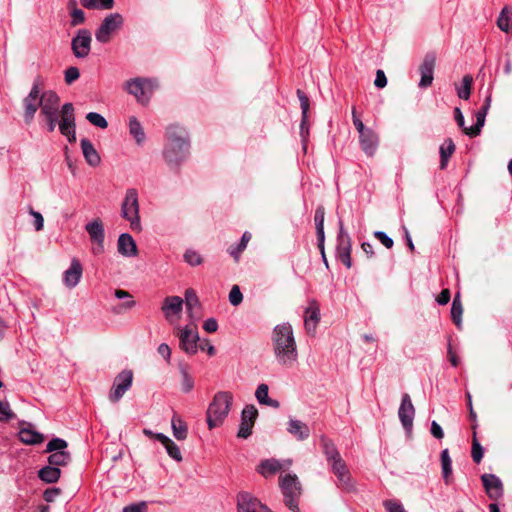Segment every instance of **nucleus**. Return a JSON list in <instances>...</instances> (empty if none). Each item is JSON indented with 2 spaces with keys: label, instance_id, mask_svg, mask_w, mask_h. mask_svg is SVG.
<instances>
[{
  "label": "nucleus",
  "instance_id": "obj_1",
  "mask_svg": "<svg viewBox=\"0 0 512 512\" xmlns=\"http://www.w3.org/2000/svg\"><path fill=\"white\" fill-rule=\"evenodd\" d=\"M60 98L54 91H47L41 95L40 115L47 123V130L53 132L56 125H59L60 133L67 137L70 143L76 141L75 114L72 103H65L62 106L59 120Z\"/></svg>",
  "mask_w": 512,
  "mask_h": 512
},
{
  "label": "nucleus",
  "instance_id": "obj_2",
  "mask_svg": "<svg viewBox=\"0 0 512 512\" xmlns=\"http://www.w3.org/2000/svg\"><path fill=\"white\" fill-rule=\"evenodd\" d=\"M275 360L283 368L290 369L298 361L297 344L293 328L289 323L278 324L271 335Z\"/></svg>",
  "mask_w": 512,
  "mask_h": 512
},
{
  "label": "nucleus",
  "instance_id": "obj_3",
  "mask_svg": "<svg viewBox=\"0 0 512 512\" xmlns=\"http://www.w3.org/2000/svg\"><path fill=\"white\" fill-rule=\"evenodd\" d=\"M165 136L166 144L163 149V157L170 168H178L189 154L188 134L183 127L170 125L166 129Z\"/></svg>",
  "mask_w": 512,
  "mask_h": 512
},
{
  "label": "nucleus",
  "instance_id": "obj_4",
  "mask_svg": "<svg viewBox=\"0 0 512 512\" xmlns=\"http://www.w3.org/2000/svg\"><path fill=\"white\" fill-rule=\"evenodd\" d=\"M233 395L228 391L217 392L207 409V425L208 428L214 429L222 425L228 416L232 406Z\"/></svg>",
  "mask_w": 512,
  "mask_h": 512
},
{
  "label": "nucleus",
  "instance_id": "obj_5",
  "mask_svg": "<svg viewBox=\"0 0 512 512\" xmlns=\"http://www.w3.org/2000/svg\"><path fill=\"white\" fill-rule=\"evenodd\" d=\"M157 86V82L154 79L135 77L127 80L123 88L128 94L134 96L138 103L145 106L150 102Z\"/></svg>",
  "mask_w": 512,
  "mask_h": 512
},
{
  "label": "nucleus",
  "instance_id": "obj_6",
  "mask_svg": "<svg viewBox=\"0 0 512 512\" xmlns=\"http://www.w3.org/2000/svg\"><path fill=\"white\" fill-rule=\"evenodd\" d=\"M121 216L129 221L133 231H141V221L139 215L138 191L135 188L126 190L124 200L121 205Z\"/></svg>",
  "mask_w": 512,
  "mask_h": 512
},
{
  "label": "nucleus",
  "instance_id": "obj_7",
  "mask_svg": "<svg viewBox=\"0 0 512 512\" xmlns=\"http://www.w3.org/2000/svg\"><path fill=\"white\" fill-rule=\"evenodd\" d=\"M280 488L284 496L285 505L293 512H299L298 499L301 487L296 475L288 474L280 478Z\"/></svg>",
  "mask_w": 512,
  "mask_h": 512
},
{
  "label": "nucleus",
  "instance_id": "obj_8",
  "mask_svg": "<svg viewBox=\"0 0 512 512\" xmlns=\"http://www.w3.org/2000/svg\"><path fill=\"white\" fill-rule=\"evenodd\" d=\"M68 443L62 439L55 437L51 439L46 446L45 453H49L48 464L58 467L66 466L71 461V454L67 451Z\"/></svg>",
  "mask_w": 512,
  "mask_h": 512
},
{
  "label": "nucleus",
  "instance_id": "obj_9",
  "mask_svg": "<svg viewBox=\"0 0 512 512\" xmlns=\"http://www.w3.org/2000/svg\"><path fill=\"white\" fill-rule=\"evenodd\" d=\"M124 19L120 13H112L104 18L95 32L96 40L100 43H108L111 35L122 27Z\"/></svg>",
  "mask_w": 512,
  "mask_h": 512
},
{
  "label": "nucleus",
  "instance_id": "obj_10",
  "mask_svg": "<svg viewBox=\"0 0 512 512\" xmlns=\"http://www.w3.org/2000/svg\"><path fill=\"white\" fill-rule=\"evenodd\" d=\"M133 382L132 370L125 369L116 375L113 381L112 388L109 392V400L112 403H117L123 395L131 388Z\"/></svg>",
  "mask_w": 512,
  "mask_h": 512
},
{
  "label": "nucleus",
  "instance_id": "obj_11",
  "mask_svg": "<svg viewBox=\"0 0 512 512\" xmlns=\"http://www.w3.org/2000/svg\"><path fill=\"white\" fill-rule=\"evenodd\" d=\"M351 238L344 230L343 222L339 221V233L337 237L336 254L338 259L349 269L352 266L351 261Z\"/></svg>",
  "mask_w": 512,
  "mask_h": 512
},
{
  "label": "nucleus",
  "instance_id": "obj_12",
  "mask_svg": "<svg viewBox=\"0 0 512 512\" xmlns=\"http://www.w3.org/2000/svg\"><path fill=\"white\" fill-rule=\"evenodd\" d=\"M92 36L87 29H79L72 38L71 49L76 58L84 59L91 51Z\"/></svg>",
  "mask_w": 512,
  "mask_h": 512
},
{
  "label": "nucleus",
  "instance_id": "obj_13",
  "mask_svg": "<svg viewBox=\"0 0 512 512\" xmlns=\"http://www.w3.org/2000/svg\"><path fill=\"white\" fill-rule=\"evenodd\" d=\"M85 229L92 242L91 251L94 255H100L104 252V226L100 219H95L86 224Z\"/></svg>",
  "mask_w": 512,
  "mask_h": 512
},
{
  "label": "nucleus",
  "instance_id": "obj_14",
  "mask_svg": "<svg viewBox=\"0 0 512 512\" xmlns=\"http://www.w3.org/2000/svg\"><path fill=\"white\" fill-rule=\"evenodd\" d=\"M41 105V96H40V87L38 81H35L32 85V88L29 94L23 100L24 106V119L26 123H31L34 119V116L40 108Z\"/></svg>",
  "mask_w": 512,
  "mask_h": 512
},
{
  "label": "nucleus",
  "instance_id": "obj_15",
  "mask_svg": "<svg viewBox=\"0 0 512 512\" xmlns=\"http://www.w3.org/2000/svg\"><path fill=\"white\" fill-rule=\"evenodd\" d=\"M177 336L179 338L180 348L185 351V353L189 355H194L197 353L200 338L195 328L186 326L179 330Z\"/></svg>",
  "mask_w": 512,
  "mask_h": 512
},
{
  "label": "nucleus",
  "instance_id": "obj_16",
  "mask_svg": "<svg viewBox=\"0 0 512 512\" xmlns=\"http://www.w3.org/2000/svg\"><path fill=\"white\" fill-rule=\"evenodd\" d=\"M398 416L401 424L407 433H411L413 428V420L415 416V408L412 404L409 394L402 396L401 404L398 410Z\"/></svg>",
  "mask_w": 512,
  "mask_h": 512
},
{
  "label": "nucleus",
  "instance_id": "obj_17",
  "mask_svg": "<svg viewBox=\"0 0 512 512\" xmlns=\"http://www.w3.org/2000/svg\"><path fill=\"white\" fill-rule=\"evenodd\" d=\"M258 416L254 405H246L241 413V423L237 433L239 438L246 439L252 434V428Z\"/></svg>",
  "mask_w": 512,
  "mask_h": 512
},
{
  "label": "nucleus",
  "instance_id": "obj_18",
  "mask_svg": "<svg viewBox=\"0 0 512 512\" xmlns=\"http://www.w3.org/2000/svg\"><path fill=\"white\" fill-rule=\"evenodd\" d=\"M481 481L490 499L498 500L503 496V484L499 477L494 474H483Z\"/></svg>",
  "mask_w": 512,
  "mask_h": 512
},
{
  "label": "nucleus",
  "instance_id": "obj_19",
  "mask_svg": "<svg viewBox=\"0 0 512 512\" xmlns=\"http://www.w3.org/2000/svg\"><path fill=\"white\" fill-rule=\"evenodd\" d=\"M436 57L434 54H427L424 57L422 64L419 67L421 79L419 82L420 88H427L431 86L433 82V73L435 68Z\"/></svg>",
  "mask_w": 512,
  "mask_h": 512
},
{
  "label": "nucleus",
  "instance_id": "obj_20",
  "mask_svg": "<svg viewBox=\"0 0 512 512\" xmlns=\"http://www.w3.org/2000/svg\"><path fill=\"white\" fill-rule=\"evenodd\" d=\"M320 321V307L316 300H311L305 310L304 325L308 334L314 335Z\"/></svg>",
  "mask_w": 512,
  "mask_h": 512
},
{
  "label": "nucleus",
  "instance_id": "obj_21",
  "mask_svg": "<svg viewBox=\"0 0 512 512\" xmlns=\"http://www.w3.org/2000/svg\"><path fill=\"white\" fill-rule=\"evenodd\" d=\"M329 464L331 465L332 472L338 479L339 485L342 486L344 489H351L352 485L350 482V472L342 457L337 458L335 461H332Z\"/></svg>",
  "mask_w": 512,
  "mask_h": 512
},
{
  "label": "nucleus",
  "instance_id": "obj_22",
  "mask_svg": "<svg viewBox=\"0 0 512 512\" xmlns=\"http://www.w3.org/2000/svg\"><path fill=\"white\" fill-rule=\"evenodd\" d=\"M82 264L78 259H72L70 267L63 274V283L68 288H74L82 277Z\"/></svg>",
  "mask_w": 512,
  "mask_h": 512
},
{
  "label": "nucleus",
  "instance_id": "obj_23",
  "mask_svg": "<svg viewBox=\"0 0 512 512\" xmlns=\"http://www.w3.org/2000/svg\"><path fill=\"white\" fill-rule=\"evenodd\" d=\"M263 504L251 494L241 492L237 496L238 512H259Z\"/></svg>",
  "mask_w": 512,
  "mask_h": 512
},
{
  "label": "nucleus",
  "instance_id": "obj_24",
  "mask_svg": "<svg viewBox=\"0 0 512 512\" xmlns=\"http://www.w3.org/2000/svg\"><path fill=\"white\" fill-rule=\"evenodd\" d=\"M183 300L179 296H168L164 299L162 311L168 321H172V316L179 315L182 311Z\"/></svg>",
  "mask_w": 512,
  "mask_h": 512
},
{
  "label": "nucleus",
  "instance_id": "obj_25",
  "mask_svg": "<svg viewBox=\"0 0 512 512\" xmlns=\"http://www.w3.org/2000/svg\"><path fill=\"white\" fill-rule=\"evenodd\" d=\"M297 96L300 101L301 112H302V119H301V123H300V135H301L302 139L305 141L306 137L309 134L308 112H309L310 103H309V98L300 89L297 90Z\"/></svg>",
  "mask_w": 512,
  "mask_h": 512
},
{
  "label": "nucleus",
  "instance_id": "obj_26",
  "mask_svg": "<svg viewBox=\"0 0 512 512\" xmlns=\"http://www.w3.org/2000/svg\"><path fill=\"white\" fill-rule=\"evenodd\" d=\"M359 142L363 152L367 156H373L377 150L379 140L377 134L372 129H369L359 135Z\"/></svg>",
  "mask_w": 512,
  "mask_h": 512
},
{
  "label": "nucleus",
  "instance_id": "obj_27",
  "mask_svg": "<svg viewBox=\"0 0 512 512\" xmlns=\"http://www.w3.org/2000/svg\"><path fill=\"white\" fill-rule=\"evenodd\" d=\"M118 252L126 257L137 255V246L133 237L128 233H123L118 238Z\"/></svg>",
  "mask_w": 512,
  "mask_h": 512
},
{
  "label": "nucleus",
  "instance_id": "obj_28",
  "mask_svg": "<svg viewBox=\"0 0 512 512\" xmlns=\"http://www.w3.org/2000/svg\"><path fill=\"white\" fill-rule=\"evenodd\" d=\"M287 431L299 441H304L310 436V429L308 425L296 419L289 420Z\"/></svg>",
  "mask_w": 512,
  "mask_h": 512
},
{
  "label": "nucleus",
  "instance_id": "obj_29",
  "mask_svg": "<svg viewBox=\"0 0 512 512\" xmlns=\"http://www.w3.org/2000/svg\"><path fill=\"white\" fill-rule=\"evenodd\" d=\"M155 439L158 440L166 449L168 455L177 462L182 461V454L180 448L166 435L155 434Z\"/></svg>",
  "mask_w": 512,
  "mask_h": 512
},
{
  "label": "nucleus",
  "instance_id": "obj_30",
  "mask_svg": "<svg viewBox=\"0 0 512 512\" xmlns=\"http://www.w3.org/2000/svg\"><path fill=\"white\" fill-rule=\"evenodd\" d=\"M80 144H81L84 158L87 161V163L93 167L99 165L101 159H100L98 152L96 151L93 144L91 143V141L84 138L81 140Z\"/></svg>",
  "mask_w": 512,
  "mask_h": 512
},
{
  "label": "nucleus",
  "instance_id": "obj_31",
  "mask_svg": "<svg viewBox=\"0 0 512 512\" xmlns=\"http://www.w3.org/2000/svg\"><path fill=\"white\" fill-rule=\"evenodd\" d=\"M283 468L284 465L281 461L277 459H266L260 462L257 472L264 477H268L281 471Z\"/></svg>",
  "mask_w": 512,
  "mask_h": 512
},
{
  "label": "nucleus",
  "instance_id": "obj_32",
  "mask_svg": "<svg viewBox=\"0 0 512 512\" xmlns=\"http://www.w3.org/2000/svg\"><path fill=\"white\" fill-rule=\"evenodd\" d=\"M19 439L28 445L40 444L44 441V435L33 430L30 427L22 428L19 431Z\"/></svg>",
  "mask_w": 512,
  "mask_h": 512
},
{
  "label": "nucleus",
  "instance_id": "obj_33",
  "mask_svg": "<svg viewBox=\"0 0 512 512\" xmlns=\"http://www.w3.org/2000/svg\"><path fill=\"white\" fill-rule=\"evenodd\" d=\"M320 444L328 463L335 461L337 458H341V455L332 440L325 436H321Z\"/></svg>",
  "mask_w": 512,
  "mask_h": 512
},
{
  "label": "nucleus",
  "instance_id": "obj_34",
  "mask_svg": "<svg viewBox=\"0 0 512 512\" xmlns=\"http://www.w3.org/2000/svg\"><path fill=\"white\" fill-rule=\"evenodd\" d=\"M497 26L503 32H510L512 30V9L510 6L505 5L497 19Z\"/></svg>",
  "mask_w": 512,
  "mask_h": 512
},
{
  "label": "nucleus",
  "instance_id": "obj_35",
  "mask_svg": "<svg viewBox=\"0 0 512 512\" xmlns=\"http://www.w3.org/2000/svg\"><path fill=\"white\" fill-rule=\"evenodd\" d=\"M129 133L135 139L138 145H142L146 139L144 129L135 116L129 118Z\"/></svg>",
  "mask_w": 512,
  "mask_h": 512
},
{
  "label": "nucleus",
  "instance_id": "obj_36",
  "mask_svg": "<svg viewBox=\"0 0 512 512\" xmlns=\"http://www.w3.org/2000/svg\"><path fill=\"white\" fill-rule=\"evenodd\" d=\"M440 169H445L447 167L449 158L455 152V144L451 138H447L443 144L440 146Z\"/></svg>",
  "mask_w": 512,
  "mask_h": 512
},
{
  "label": "nucleus",
  "instance_id": "obj_37",
  "mask_svg": "<svg viewBox=\"0 0 512 512\" xmlns=\"http://www.w3.org/2000/svg\"><path fill=\"white\" fill-rule=\"evenodd\" d=\"M61 470L58 467L47 465L38 471V477L46 483H55L59 480Z\"/></svg>",
  "mask_w": 512,
  "mask_h": 512
},
{
  "label": "nucleus",
  "instance_id": "obj_38",
  "mask_svg": "<svg viewBox=\"0 0 512 512\" xmlns=\"http://www.w3.org/2000/svg\"><path fill=\"white\" fill-rule=\"evenodd\" d=\"M171 426L173 430V435L177 440H185L187 438V425L176 414H174L172 417Z\"/></svg>",
  "mask_w": 512,
  "mask_h": 512
},
{
  "label": "nucleus",
  "instance_id": "obj_39",
  "mask_svg": "<svg viewBox=\"0 0 512 512\" xmlns=\"http://www.w3.org/2000/svg\"><path fill=\"white\" fill-rule=\"evenodd\" d=\"M115 297L118 299H124V298L128 299L126 302H124V303L120 304L118 307L114 308L115 313H118V314L122 313L123 311L132 309L136 305V302L133 300L132 295L128 291H125L122 289H117V290H115Z\"/></svg>",
  "mask_w": 512,
  "mask_h": 512
},
{
  "label": "nucleus",
  "instance_id": "obj_40",
  "mask_svg": "<svg viewBox=\"0 0 512 512\" xmlns=\"http://www.w3.org/2000/svg\"><path fill=\"white\" fill-rule=\"evenodd\" d=\"M251 239L249 232H244L240 242L237 245H232L228 248V253L234 258L236 262L239 261L242 252L246 249L248 242Z\"/></svg>",
  "mask_w": 512,
  "mask_h": 512
},
{
  "label": "nucleus",
  "instance_id": "obj_41",
  "mask_svg": "<svg viewBox=\"0 0 512 512\" xmlns=\"http://www.w3.org/2000/svg\"><path fill=\"white\" fill-rule=\"evenodd\" d=\"M441 466L443 479L446 484H449L452 475V460L449 456L448 449H444L441 452Z\"/></svg>",
  "mask_w": 512,
  "mask_h": 512
},
{
  "label": "nucleus",
  "instance_id": "obj_42",
  "mask_svg": "<svg viewBox=\"0 0 512 512\" xmlns=\"http://www.w3.org/2000/svg\"><path fill=\"white\" fill-rule=\"evenodd\" d=\"M463 306L460 300V295L457 293L453 299L451 306V318L457 327H460L462 321Z\"/></svg>",
  "mask_w": 512,
  "mask_h": 512
},
{
  "label": "nucleus",
  "instance_id": "obj_43",
  "mask_svg": "<svg viewBox=\"0 0 512 512\" xmlns=\"http://www.w3.org/2000/svg\"><path fill=\"white\" fill-rule=\"evenodd\" d=\"M487 112L488 111L486 110L480 109L476 113V123L469 127L468 130H466L467 135H469L470 137H475L479 135L481 128L484 126Z\"/></svg>",
  "mask_w": 512,
  "mask_h": 512
},
{
  "label": "nucleus",
  "instance_id": "obj_44",
  "mask_svg": "<svg viewBox=\"0 0 512 512\" xmlns=\"http://www.w3.org/2000/svg\"><path fill=\"white\" fill-rule=\"evenodd\" d=\"M473 78L471 75H465L462 79V85L457 89L459 98L468 100L471 94Z\"/></svg>",
  "mask_w": 512,
  "mask_h": 512
},
{
  "label": "nucleus",
  "instance_id": "obj_45",
  "mask_svg": "<svg viewBox=\"0 0 512 512\" xmlns=\"http://www.w3.org/2000/svg\"><path fill=\"white\" fill-rule=\"evenodd\" d=\"M185 304H186L188 313L192 317V310L195 307L199 306V299L197 297L196 292L192 288L187 289L185 292Z\"/></svg>",
  "mask_w": 512,
  "mask_h": 512
},
{
  "label": "nucleus",
  "instance_id": "obj_46",
  "mask_svg": "<svg viewBox=\"0 0 512 512\" xmlns=\"http://www.w3.org/2000/svg\"><path fill=\"white\" fill-rule=\"evenodd\" d=\"M483 454H484L483 447L478 442L477 437H476V432L474 431L473 441H472V451H471V456H472L473 461L475 463L479 464L482 461Z\"/></svg>",
  "mask_w": 512,
  "mask_h": 512
},
{
  "label": "nucleus",
  "instance_id": "obj_47",
  "mask_svg": "<svg viewBox=\"0 0 512 512\" xmlns=\"http://www.w3.org/2000/svg\"><path fill=\"white\" fill-rule=\"evenodd\" d=\"M180 370H181V375H182V381H181L182 390L185 393H188L194 387V380H193L192 376L188 373L186 366H181Z\"/></svg>",
  "mask_w": 512,
  "mask_h": 512
},
{
  "label": "nucleus",
  "instance_id": "obj_48",
  "mask_svg": "<svg viewBox=\"0 0 512 512\" xmlns=\"http://www.w3.org/2000/svg\"><path fill=\"white\" fill-rule=\"evenodd\" d=\"M86 119L94 126L105 129L108 126L107 120L99 113L89 112Z\"/></svg>",
  "mask_w": 512,
  "mask_h": 512
},
{
  "label": "nucleus",
  "instance_id": "obj_49",
  "mask_svg": "<svg viewBox=\"0 0 512 512\" xmlns=\"http://www.w3.org/2000/svg\"><path fill=\"white\" fill-rule=\"evenodd\" d=\"M14 417L15 414L11 410L10 404L7 401H0V421L8 422Z\"/></svg>",
  "mask_w": 512,
  "mask_h": 512
},
{
  "label": "nucleus",
  "instance_id": "obj_50",
  "mask_svg": "<svg viewBox=\"0 0 512 512\" xmlns=\"http://www.w3.org/2000/svg\"><path fill=\"white\" fill-rule=\"evenodd\" d=\"M184 260L191 266H198L203 261L201 255L195 250H187L184 254Z\"/></svg>",
  "mask_w": 512,
  "mask_h": 512
},
{
  "label": "nucleus",
  "instance_id": "obj_51",
  "mask_svg": "<svg viewBox=\"0 0 512 512\" xmlns=\"http://www.w3.org/2000/svg\"><path fill=\"white\" fill-rule=\"evenodd\" d=\"M243 300V295L240 291V288L237 285H234L229 293V301L233 306H238Z\"/></svg>",
  "mask_w": 512,
  "mask_h": 512
},
{
  "label": "nucleus",
  "instance_id": "obj_52",
  "mask_svg": "<svg viewBox=\"0 0 512 512\" xmlns=\"http://www.w3.org/2000/svg\"><path fill=\"white\" fill-rule=\"evenodd\" d=\"M268 391H269V388H268V385H266V384H260L257 387L256 392H255V397L260 404L264 405V403L267 400H269Z\"/></svg>",
  "mask_w": 512,
  "mask_h": 512
},
{
  "label": "nucleus",
  "instance_id": "obj_53",
  "mask_svg": "<svg viewBox=\"0 0 512 512\" xmlns=\"http://www.w3.org/2000/svg\"><path fill=\"white\" fill-rule=\"evenodd\" d=\"M374 237L379 240L387 249H391L394 245V241L383 231H375Z\"/></svg>",
  "mask_w": 512,
  "mask_h": 512
},
{
  "label": "nucleus",
  "instance_id": "obj_54",
  "mask_svg": "<svg viewBox=\"0 0 512 512\" xmlns=\"http://www.w3.org/2000/svg\"><path fill=\"white\" fill-rule=\"evenodd\" d=\"M29 214L34 218V227L36 231L43 230L44 227V218L42 214L38 211H35L32 207L29 208Z\"/></svg>",
  "mask_w": 512,
  "mask_h": 512
},
{
  "label": "nucleus",
  "instance_id": "obj_55",
  "mask_svg": "<svg viewBox=\"0 0 512 512\" xmlns=\"http://www.w3.org/2000/svg\"><path fill=\"white\" fill-rule=\"evenodd\" d=\"M80 77V72L77 67H69L65 70V82L70 85Z\"/></svg>",
  "mask_w": 512,
  "mask_h": 512
},
{
  "label": "nucleus",
  "instance_id": "obj_56",
  "mask_svg": "<svg viewBox=\"0 0 512 512\" xmlns=\"http://www.w3.org/2000/svg\"><path fill=\"white\" fill-rule=\"evenodd\" d=\"M352 119H353V124H354L356 130L358 131L359 135L363 134L364 132H366L370 129V128L365 127L362 120L358 117V115L356 113V109L354 107L352 109Z\"/></svg>",
  "mask_w": 512,
  "mask_h": 512
},
{
  "label": "nucleus",
  "instance_id": "obj_57",
  "mask_svg": "<svg viewBox=\"0 0 512 512\" xmlns=\"http://www.w3.org/2000/svg\"><path fill=\"white\" fill-rule=\"evenodd\" d=\"M384 507L387 512H406L403 505L394 500H386L384 502Z\"/></svg>",
  "mask_w": 512,
  "mask_h": 512
},
{
  "label": "nucleus",
  "instance_id": "obj_58",
  "mask_svg": "<svg viewBox=\"0 0 512 512\" xmlns=\"http://www.w3.org/2000/svg\"><path fill=\"white\" fill-rule=\"evenodd\" d=\"M325 209L323 206H318L315 210L314 222L317 227H324Z\"/></svg>",
  "mask_w": 512,
  "mask_h": 512
},
{
  "label": "nucleus",
  "instance_id": "obj_59",
  "mask_svg": "<svg viewBox=\"0 0 512 512\" xmlns=\"http://www.w3.org/2000/svg\"><path fill=\"white\" fill-rule=\"evenodd\" d=\"M60 493H61L60 488H56V487L48 488L44 491L43 498L46 502L50 503V502H53L56 499V497L60 495Z\"/></svg>",
  "mask_w": 512,
  "mask_h": 512
},
{
  "label": "nucleus",
  "instance_id": "obj_60",
  "mask_svg": "<svg viewBox=\"0 0 512 512\" xmlns=\"http://www.w3.org/2000/svg\"><path fill=\"white\" fill-rule=\"evenodd\" d=\"M123 512H147V503L143 501L136 504H130L124 507Z\"/></svg>",
  "mask_w": 512,
  "mask_h": 512
},
{
  "label": "nucleus",
  "instance_id": "obj_61",
  "mask_svg": "<svg viewBox=\"0 0 512 512\" xmlns=\"http://www.w3.org/2000/svg\"><path fill=\"white\" fill-rule=\"evenodd\" d=\"M71 15H72V22H71L72 26L79 25V24L83 23L85 20V14L81 9H78V8L74 9L72 11Z\"/></svg>",
  "mask_w": 512,
  "mask_h": 512
},
{
  "label": "nucleus",
  "instance_id": "obj_62",
  "mask_svg": "<svg viewBox=\"0 0 512 512\" xmlns=\"http://www.w3.org/2000/svg\"><path fill=\"white\" fill-rule=\"evenodd\" d=\"M454 117H455V121L457 122L458 126L464 131V133L466 134V130H468L469 127H466L465 126V120H464V116L460 110V108L456 107L454 109Z\"/></svg>",
  "mask_w": 512,
  "mask_h": 512
},
{
  "label": "nucleus",
  "instance_id": "obj_63",
  "mask_svg": "<svg viewBox=\"0 0 512 512\" xmlns=\"http://www.w3.org/2000/svg\"><path fill=\"white\" fill-rule=\"evenodd\" d=\"M203 329L208 333H214L218 329V323L215 318H208L203 324Z\"/></svg>",
  "mask_w": 512,
  "mask_h": 512
},
{
  "label": "nucleus",
  "instance_id": "obj_64",
  "mask_svg": "<svg viewBox=\"0 0 512 512\" xmlns=\"http://www.w3.org/2000/svg\"><path fill=\"white\" fill-rule=\"evenodd\" d=\"M374 84L378 88H384L387 85V78L382 70H377Z\"/></svg>",
  "mask_w": 512,
  "mask_h": 512
}]
</instances>
